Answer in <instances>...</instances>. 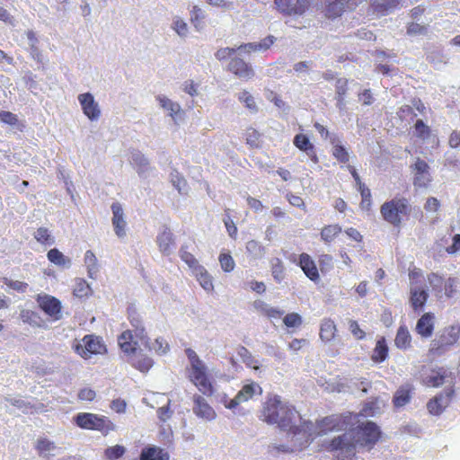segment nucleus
Here are the masks:
<instances>
[{
  "label": "nucleus",
  "mask_w": 460,
  "mask_h": 460,
  "mask_svg": "<svg viewBox=\"0 0 460 460\" xmlns=\"http://www.w3.org/2000/svg\"><path fill=\"white\" fill-rule=\"evenodd\" d=\"M261 416L267 423L278 424L280 429L289 434L301 435L305 442H308L312 436L313 422L302 421V418L295 407L283 403L278 395L267 399L262 408Z\"/></svg>",
  "instance_id": "nucleus-1"
},
{
  "label": "nucleus",
  "mask_w": 460,
  "mask_h": 460,
  "mask_svg": "<svg viewBox=\"0 0 460 460\" xmlns=\"http://www.w3.org/2000/svg\"><path fill=\"white\" fill-rule=\"evenodd\" d=\"M382 432L376 423L367 420L354 429V441L349 439L347 434H343L332 439L327 449L336 452V460H357L356 446L370 450L380 440Z\"/></svg>",
  "instance_id": "nucleus-2"
},
{
  "label": "nucleus",
  "mask_w": 460,
  "mask_h": 460,
  "mask_svg": "<svg viewBox=\"0 0 460 460\" xmlns=\"http://www.w3.org/2000/svg\"><path fill=\"white\" fill-rule=\"evenodd\" d=\"M411 211V199L400 195L385 201L380 207V214L384 221L396 228H400L402 223L410 218Z\"/></svg>",
  "instance_id": "nucleus-3"
},
{
  "label": "nucleus",
  "mask_w": 460,
  "mask_h": 460,
  "mask_svg": "<svg viewBox=\"0 0 460 460\" xmlns=\"http://www.w3.org/2000/svg\"><path fill=\"white\" fill-rule=\"evenodd\" d=\"M74 421L83 429L97 430L107 436L115 429L114 423L106 416L91 412H80L74 417Z\"/></svg>",
  "instance_id": "nucleus-4"
},
{
  "label": "nucleus",
  "mask_w": 460,
  "mask_h": 460,
  "mask_svg": "<svg viewBox=\"0 0 460 460\" xmlns=\"http://www.w3.org/2000/svg\"><path fill=\"white\" fill-rule=\"evenodd\" d=\"M460 338V325L453 324L445 327L439 335L431 341L429 353L432 356H442L457 343Z\"/></svg>",
  "instance_id": "nucleus-5"
},
{
  "label": "nucleus",
  "mask_w": 460,
  "mask_h": 460,
  "mask_svg": "<svg viewBox=\"0 0 460 460\" xmlns=\"http://www.w3.org/2000/svg\"><path fill=\"white\" fill-rule=\"evenodd\" d=\"M75 351L83 358H91L93 355L106 353L107 349L102 340L93 334L85 335L81 342L74 346Z\"/></svg>",
  "instance_id": "nucleus-6"
},
{
  "label": "nucleus",
  "mask_w": 460,
  "mask_h": 460,
  "mask_svg": "<svg viewBox=\"0 0 460 460\" xmlns=\"http://www.w3.org/2000/svg\"><path fill=\"white\" fill-rule=\"evenodd\" d=\"M428 281L439 298H442L443 294L447 298H451L457 293V279L456 278L445 279L438 274L432 272L428 275Z\"/></svg>",
  "instance_id": "nucleus-7"
},
{
  "label": "nucleus",
  "mask_w": 460,
  "mask_h": 460,
  "mask_svg": "<svg viewBox=\"0 0 460 460\" xmlns=\"http://www.w3.org/2000/svg\"><path fill=\"white\" fill-rule=\"evenodd\" d=\"M190 381L205 396H212L215 393L213 382L206 365L188 370Z\"/></svg>",
  "instance_id": "nucleus-8"
},
{
  "label": "nucleus",
  "mask_w": 460,
  "mask_h": 460,
  "mask_svg": "<svg viewBox=\"0 0 460 460\" xmlns=\"http://www.w3.org/2000/svg\"><path fill=\"white\" fill-rule=\"evenodd\" d=\"M310 4V0H274L276 10L286 16L303 15Z\"/></svg>",
  "instance_id": "nucleus-9"
},
{
  "label": "nucleus",
  "mask_w": 460,
  "mask_h": 460,
  "mask_svg": "<svg viewBox=\"0 0 460 460\" xmlns=\"http://www.w3.org/2000/svg\"><path fill=\"white\" fill-rule=\"evenodd\" d=\"M455 395L453 386L446 388L427 402V410L431 415H440L450 404Z\"/></svg>",
  "instance_id": "nucleus-10"
},
{
  "label": "nucleus",
  "mask_w": 460,
  "mask_h": 460,
  "mask_svg": "<svg viewBox=\"0 0 460 460\" xmlns=\"http://www.w3.org/2000/svg\"><path fill=\"white\" fill-rule=\"evenodd\" d=\"M39 307L52 320L58 321L62 317L61 302L50 295H38L36 297Z\"/></svg>",
  "instance_id": "nucleus-11"
},
{
  "label": "nucleus",
  "mask_w": 460,
  "mask_h": 460,
  "mask_svg": "<svg viewBox=\"0 0 460 460\" xmlns=\"http://www.w3.org/2000/svg\"><path fill=\"white\" fill-rule=\"evenodd\" d=\"M256 392L259 394L261 393V386L255 382H251L250 384L244 385L234 398L229 400L226 399L224 401V404L227 409H235L241 402H244L252 399Z\"/></svg>",
  "instance_id": "nucleus-12"
},
{
  "label": "nucleus",
  "mask_w": 460,
  "mask_h": 460,
  "mask_svg": "<svg viewBox=\"0 0 460 460\" xmlns=\"http://www.w3.org/2000/svg\"><path fill=\"white\" fill-rule=\"evenodd\" d=\"M414 172L413 185L419 188H427L431 182L429 164L422 159L417 158L411 165Z\"/></svg>",
  "instance_id": "nucleus-13"
},
{
  "label": "nucleus",
  "mask_w": 460,
  "mask_h": 460,
  "mask_svg": "<svg viewBox=\"0 0 460 460\" xmlns=\"http://www.w3.org/2000/svg\"><path fill=\"white\" fill-rule=\"evenodd\" d=\"M84 114L92 121L99 119L101 117V109L94 97L90 93H84L78 95Z\"/></svg>",
  "instance_id": "nucleus-14"
},
{
  "label": "nucleus",
  "mask_w": 460,
  "mask_h": 460,
  "mask_svg": "<svg viewBox=\"0 0 460 460\" xmlns=\"http://www.w3.org/2000/svg\"><path fill=\"white\" fill-rule=\"evenodd\" d=\"M193 407L192 411L194 414L205 420L210 421L216 419L217 413L212 406L207 402V400L200 394H194L192 397Z\"/></svg>",
  "instance_id": "nucleus-15"
},
{
  "label": "nucleus",
  "mask_w": 460,
  "mask_h": 460,
  "mask_svg": "<svg viewBox=\"0 0 460 460\" xmlns=\"http://www.w3.org/2000/svg\"><path fill=\"white\" fill-rule=\"evenodd\" d=\"M366 0H334L330 2L326 7V16L336 18L342 14L346 10H353L356 6Z\"/></svg>",
  "instance_id": "nucleus-16"
},
{
  "label": "nucleus",
  "mask_w": 460,
  "mask_h": 460,
  "mask_svg": "<svg viewBox=\"0 0 460 460\" xmlns=\"http://www.w3.org/2000/svg\"><path fill=\"white\" fill-rule=\"evenodd\" d=\"M348 425L347 418L342 415H331L323 418L317 422V426L322 432L339 431L346 429Z\"/></svg>",
  "instance_id": "nucleus-17"
},
{
  "label": "nucleus",
  "mask_w": 460,
  "mask_h": 460,
  "mask_svg": "<svg viewBox=\"0 0 460 460\" xmlns=\"http://www.w3.org/2000/svg\"><path fill=\"white\" fill-rule=\"evenodd\" d=\"M435 314L431 312L423 314L417 321L415 332L423 339L432 336L435 330Z\"/></svg>",
  "instance_id": "nucleus-18"
},
{
  "label": "nucleus",
  "mask_w": 460,
  "mask_h": 460,
  "mask_svg": "<svg viewBox=\"0 0 460 460\" xmlns=\"http://www.w3.org/2000/svg\"><path fill=\"white\" fill-rule=\"evenodd\" d=\"M298 265L311 281L316 283L320 280L317 266L308 253L303 252L299 255Z\"/></svg>",
  "instance_id": "nucleus-19"
},
{
  "label": "nucleus",
  "mask_w": 460,
  "mask_h": 460,
  "mask_svg": "<svg viewBox=\"0 0 460 460\" xmlns=\"http://www.w3.org/2000/svg\"><path fill=\"white\" fill-rule=\"evenodd\" d=\"M293 144L297 149L305 153L314 164H318L319 159L315 151V147L306 135L301 133L296 134L294 137Z\"/></svg>",
  "instance_id": "nucleus-20"
},
{
  "label": "nucleus",
  "mask_w": 460,
  "mask_h": 460,
  "mask_svg": "<svg viewBox=\"0 0 460 460\" xmlns=\"http://www.w3.org/2000/svg\"><path fill=\"white\" fill-rule=\"evenodd\" d=\"M156 243L159 251L164 255H170L175 247V238L168 226H164V229L156 236Z\"/></svg>",
  "instance_id": "nucleus-21"
},
{
  "label": "nucleus",
  "mask_w": 460,
  "mask_h": 460,
  "mask_svg": "<svg viewBox=\"0 0 460 460\" xmlns=\"http://www.w3.org/2000/svg\"><path fill=\"white\" fill-rule=\"evenodd\" d=\"M228 70L239 78L251 79L254 75L252 67L240 58H234L228 64Z\"/></svg>",
  "instance_id": "nucleus-22"
},
{
  "label": "nucleus",
  "mask_w": 460,
  "mask_h": 460,
  "mask_svg": "<svg viewBox=\"0 0 460 460\" xmlns=\"http://www.w3.org/2000/svg\"><path fill=\"white\" fill-rule=\"evenodd\" d=\"M112 210V225L114 227L115 234L118 237L121 238L126 235V226L127 223L124 219V213L122 207L119 203L115 202L111 205Z\"/></svg>",
  "instance_id": "nucleus-23"
},
{
  "label": "nucleus",
  "mask_w": 460,
  "mask_h": 460,
  "mask_svg": "<svg viewBox=\"0 0 460 460\" xmlns=\"http://www.w3.org/2000/svg\"><path fill=\"white\" fill-rule=\"evenodd\" d=\"M128 318L129 320L130 324L134 328L133 332L135 333V337L138 339L141 342L147 344L148 338L143 326L142 319L140 315L137 314V312L135 309L129 308L128 310Z\"/></svg>",
  "instance_id": "nucleus-24"
},
{
  "label": "nucleus",
  "mask_w": 460,
  "mask_h": 460,
  "mask_svg": "<svg viewBox=\"0 0 460 460\" xmlns=\"http://www.w3.org/2000/svg\"><path fill=\"white\" fill-rule=\"evenodd\" d=\"M450 376L451 373L444 367L433 368L431 369L430 374L425 377L424 384L427 386L439 387Z\"/></svg>",
  "instance_id": "nucleus-25"
},
{
  "label": "nucleus",
  "mask_w": 460,
  "mask_h": 460,
  "mask_svg": "<svg viewBox=\"0 0 460 460\" xmlns=\"http://www.w3.org/2000/svg\"><path fill=\"white\" fill-rule=\"evenodd\" d=\"M139 460H170V455L161 447L149 446L142 449Z\"/></svg>",
  "instance_id": "nucleus-26"
},
{
  "label": "nucleus",
  "mask_w": 460,
  "mask_h": 460,
  "mask_svg": "<svg viewBox=\"0 0 460 460\" xmlns=\"http://www.w3.org/2000/svg\"><path fill=\"white\" fill-rule=\"evenodd\" d=\"M337 327L333 320L331 318L323 319L320 325V339L323 342L333 341L337 335Z\"/></svg>",
  "instance_id": "nucleus-27"
},
{
  "label": "nucleus",
  "mask_w": 460,
  "mask_h": 460,
  "mask_svg": "<svg viewBox=\"0 0 460 460\" xmlns=\"http://www.w3.org/2000/svg\"><path fill=\"white\" fill-rule=\"evenodd\" d=\"M389 348L385 337H380L371 354V360L374 363L379 364L384 362L388 358Z\"/></svg>",
  "instance_id": "nucleus-28"
},
{
  "label": "nucleus",
  "mask_w": 460,
  "mask_h": 460,
  "mask_svg": "<svg viewBox=\"0 0 460 460\" xmlns=\"http://www.w3.org/2000/svg\"><path fill=\"white\" fill-rule=\"evenodd\" d=\"M411 306L415 312L421 311L428 300V292L424 289L411 288L410 292Z\"/></svg>",
  "instance_id": "nucleus-29"
},
{
  "label": "nucleus",
  "mask_w": 460,
  "mask_h": 460,
  "mask_svg": "<svg viewBox=\"0 0 460 460\" xmlns=\"http://www.w3.org/2000/svg\"><path fill=\"white\" fill-rule=\"evenodd\" d=\"M121 350L126 354H133L137 350V341H134L132 331H124L118 338Z\"/></svg>",
  "instance_id": "nucleus-30"
},
{
  "label": "nucleus",
  "mask_w": 460,
  "mask_h": 460,
  "mask_svg": "<svg viewBox=\"0 0 460 460\" xmlns=\"http://www.w3.org/2000/svg\"><path fill=\"white\" fill-rule=\"evenodd\" d=\"M400 0H371V8L378 15H386L388 13L397 8Z\"/></svg>",
  "instance_id": "nucleus-31"
},
{
  "label": "nucleus",
  "mask_w": 460,
  "mask_h": 460,
  "mask_svg": "<svg viewBox=\"0 0 460 460\" xmlns=\"http://www.w3.org/2000/svg\"><path fill=\"white\" fill-rule=\"evenodd\" d=\"M192 272L204 290L207 292L214 291L213 278L203 266L197 267Z\"/></svg>",
  "instance_id": "nucleus-32"
},
{
  "label": "nucleus",
  "mask_w": 460,
  "mask_h": 460,
  "mask_svg": "<svg viewBox=\"0 0 460 460\" xmlns=\"http://www.w3.org/2000/svg\"><path fill=\"white\" fill-rule=\"evenodd\" d=\"M412 390L413 387L411 385L400 386L394 395V405L397 408L406 405L411 400Z\"/></svg>",
  "instance_id": "nucleus-33"
},
{
  "label": "nucleus",
  "mask_w": 460,
  "mask_h": 460,
  "mask_svg": "<svg viewBox=\"0 0 460 460\" xmlns=\"http://www.w3.org/2000/svg\"><path fill=\"white\" fill-rule=\"evenodd\" d=\"M156 100L159 102L161 107L167 111L169 116L172 117L174 120H176L178 118H181L182 111L177 102H172L164 95H158Z\"/></svg>",
  "instance_id": "nucleus-34"
},
{
  "label": "nucleus",
  "mask_w": 460,
  "mask_h": 460,
  "mask_svg": "<svg viewBox=\"0 0 460 460\" xmlns=\"http://www.w3.org/2000/svg\"><path fill=\"white\" fill-rule=\"evenodd\" d=\"M394 345L400 349H408L411 347V335L406 325H401L396 332Z\"/></svg>",
  "instance_id": "nucleus-35"
},
{
  "label": "nucleus",
  "mask_w": 460,
  "mask_h": 460,
  "mask_svg": "<svg viewBox=\"0 0 460 460\" xmlns=\"http://www.w3.org/2000/svg\"><path fill=\"white\" fill-rule=\"evenodd\" d=\"M253 307L260 312L262 315L266 316L270 319H277L279 318L283 314V311L270 306L262 300H255L253 302Z\"/></svg>",
  "instance_id": "nucleus-36"
},
{
  "label": "nucleus",
  "mask_w": 460,
  "mask_h": 460,
  "mask_svg": "<svg viewBox=\"0 0 460 460\" xmlns=\"http://www.w3.org/2000/svg\"><path fill=\"white\" fill-rule=\"evenodd\" d=\"M0 122L13 127L21 132L26 128L25 123L21 121L16 114L8 111H0Z\"/></svg>",
  "instance_id": "nucleus-37"
},
{
  "label": "nucleus",
  "mask_w": 460,
  "mask_h": 460,
  "mask_svg": "<svg viewBox=\"0 0 460 460\" xmlns=\"http://www.w3.org/2000/svg\"><path fill=\"white\" fill-rule=\"evenodd\" d=\"M341 226L338 224L324 226L320 233L321 239L325 243H331L341 234Z\"/></svg>",
  "instance_id": "nucleus-38"
},
{
  "label": "nucleus",
  "mask_w": 460,
  "mask_h": 460,
  "mask_svg": "<svg viewBox=\"0 0 460 460\" xmlns=\"http://www.w3.org/2000/svg\"><path fill=\"white\" fill-rule=\"evenodd\" d=\"M236 352L247 367L252 368L253 370L260 368L259 360L252 356L247 348L239 345L236 349Z\"/></svg>",
  "instance_id": "nucleus-39"
},
{
  "label": "nucleus",
  "mask_w": 460,
  "mask_h": 460,
  "mask_svg": "<svg viewBox=\"0 0 460 460\" xmlns=\"http://www.w3.org/2000/svg\"><path fill=\"white\" fill-rule=\"evenodd\" d=\"M131 365L140 372L146 373L153 367L154 361L151 358L139 353L131 358Z\"/></svg>",
  "instance_id": "nucleus-40"
},
{
  "label": "nucleus",
  "mask_w": 460,
  "mask_h": 460,
  "mask_svg": "<svg viewBox=\"0 0 460 460\" xmlns=\"http://www.w3.org/2000/svg\"><path fill=\"white\" fill-rule=\"evenodd\" d=\"M131 154V164L137 169V172L140 174L146 172L149 164L148 160L138 150H133Z\"/></svg>",
  "instance_id": "nucleus-41"
},
{
  "label": "nucleus",
  "mask_w": 460,
  "mask_h": 460,
  "mask_svg": "<svg viewBox=\"0 0 460 460\" xmlns=\"http://www.w3.org/2000/svg\"><path fill=\"white\" fill-rule=\"evenodd\" d=\"M48 260L60 267L70 265V259L66 257L58 249L53 248L50 249L47 253Z\"/></svg>",
  "instance_id": "nucleus-42"
},
{
  "label": "nucleus",
  "mask_w": 460,
  "mask_h": 460,
  "mask_svg": "<svg viewBox=\"0 0 460 460\" xmlns=\"http://www.w3.org/2000/svg\"><path fill=\"white\" fill-rule=\"evenodd\" d=\"M92 289L90 285L84 279H76L73 294L75 296L79 298H84L91 295Z\"/></svg>",
  "instance_id": "nucleus-43"
},
{
  "label": "nucleus",
  "mask_w": 460,
  "mask_h": 460,
  "mask_svg": "<svg viewBox=\"0 0 460 460\" xmlns=\"http://www.w3.org/2000/svg\"><path fill=\"white\" fill-rule=\"evenodd\" d=\"M361 196L360 208L364 210H370L372 207V195L368 187L365 183H360L357 187Z\"/></svg>",
  "instance_id": "nucleus-44"
},
{
  "label": "nucleus",
  "mask_w": 460,
  "mask_h": 460,
  "mask_svg": "<svg viewBox=\"0 0 460 460\" xmlns=\"http://www.w3.org/2000/svg\"><path fill=\"white\" fill-rule=\"evenodd\" d=\"M348 80L346 78H339L336 81L337 105L340 109L344 106V99L348 91Z\"/></svg>",
  "instance_id": "nucleus-45"
},
{
  "label": "nucleus",
  "mask_w": 460,
  "mask_h": 460,
  "mask_svg": "<svg viewBox=\"0 0 460 460\" xmlns=\"http://www.w3.org/2000/svg\"><path fill=\"white\" fill-rule=\"evenodd\" d=\"M414 131L417 138L426 140L431 136V128L420 119H417L414 124Z\"/></svg>",
  "instance_id": "nucleus-46"
},
{
  "label": "nucleus",
  "mask_w": 460,
  "mask_h": 460,
  "mask_svg": "<svg viewBox=\"0 0 460 460\" xmlns=\"http://www.w3.org/2000/svg\"><path fill=\"white\" fill-rule=\"evenodd\" d=\"M246 144L251 148L261 147V134L253 128H247L245 132Z\"/></svg>",
  "instance_id": "nucleus-47"
},
{
  "label": "nucleus",
  "mask_w": 460,
  "mask_h": 460,
  "mask_svg": "<svg viewBox=\"0 0 460 460\" xmlns=\"http://www.w3.org/2000/svg\"><path fill=\"white\" fill-rule=\"evenodd\" d=\"M34 238L41 244L51 245L54 243V238L46 227H39L34 234Z\"/></svg>",
  "instance_id": "nucleus-48"
},
{
  "label": "nucleus",
  "mask_w": 460,
  "mask_h": 460,
  "mask_svg": "<svg viewBox=\"0 0 460 460\" xmlns=\"http://www.w3.org/2000/svg\"><path fill=\"white\" fill-rule=\"evenodd\" d=\"M379 411L378 399L375 398L367 402H366L361 410L359 414L364 417H372L376 415V413Z\"/></svg>",
  "instance_id": "nucleus-49"
},
{
  "label": "nucleus",
  "mask_w": 460,
  "mask_h": 460,
  "mask_svg": "<svg viewBox=\"0 0 460 460\" xmlns=\"http://www.w3.org/2000/svg\"><path fill=\"white\" fill-rule=\"evenodd\" d=\"M169 343L164 338H157L149 345V349L154 350L158 355H164L169 351Z\"/></svg>",
  "instance_id": "nucleus-50"
},
{
  "label": "nucleus",
  "mask_w": 460,
  "mask_h": 460,
  "mask_svg": "<svg viewBox=\"0 0 460 460\" xmlns=\"http://www.w3.org/2000/svg\"><path fill=\"white\" fill-rule=\"evenodd\" d=\"M238 100L244 104V106L252 111L256 112L258 111L255 100L253 96L246 90L243 91L239 96Z\"/></svg>",
  "instance_id": "nucleus-51"
},
{
  "label": "nucleus",
  "mask_w": 460,
  "mask_h": 460,
  "mask_svg": "<svg viewBox=\"0 0 460 460\" xmlns=\"http://www.w3.org/2000/svg\"><path fill=\"white\" fill-rule=\"evenodd\" d=\"M180 257L190 269H192V271L195 270L197 267L201 266L199 264L195 256L188 252L184 246L180 250Z\"/></svg>",
  "instance_id": "nucleus-52"
},
{
  "label": "nucleus",
  "mask_w": 460,
  "mask_h": 460,
  "mask_svg": "<svg viewBox=\"0 0 460 460\" xmlns=\"http://www.w3.org/2000/svg\"><path fill=\"white\" fill-rule=\"evenodd\" d=\"M84 262L88 269L89 277L93 278V273L97 272V258L92 251L85 252Z\"/></svg>",
  "instance_id": "nucleus-53"
},
{
  "label": "nucleus",
  "mask_w": 460,
  "mask_h": 460,
  "mask_svg": "<svg viewBox=\"0 0 460 460\" xmlns=\"http://www.w3.org/2000/svg\"><path fill=\"white\" fill-rule=\"evenodd\" d=\"M35 448L40 456L44 455L47 452L52 451L56 448L54 442L49 440L46 438L38 439Z\"/></svg>",
  "instance_id": "nucleus-54"
},
{
  "label": "nucleus",
  "mask_w": 460,
  "mask_h": 460,
  "mask_svg": "<svg viewBox=\"0 0 460 460\" xmlns=\"http://www.w3.org/2000/svg\"><path fill=\"white\" fill-rule=\"evenodd\" d=\"M125 453V448L123 446L116 445L113 447H110L105 449L104 455L109 460H117L121 457Z\"/></svg>",
  "instance_id": "nucleus-55"
},
{
  "label": "nucleus",
  "mask_w": 460,
  "mask_h": 460,
  "mask_svg": "<svg viewBox=\"0 0 460 460\" xmlns=\"http://www.w3.org/2000/svg\"><path fill=\"white\" fill-rule=\"evenodd\" d=\"M246 250L253 257H261L264 253V247L255 240H250L246 243Z\"/></svg>",
  "instance_id": "nucleus-56"
},
{
  "label": "nucleus",
  "mask_w": 460,
  "mask_h": 460,
  "mask_svg": "<svg viewBox=\"0 0 460 460\" xmlns=\"http://www.w3.org/2000/svg\"><path fill=\"white\" fill-rule=\"evenodd\" d=\"M218 260L220 266L225 272H231L234 269V261L229 253H221Z\"/></svg>",
  "instance_id": "nucleus-57"
},
{
  "label": "nucleus",
  "mask_w": 460,
  "mask_h": 460,
  "mask_svg": "<svg viewBox=\"0 0 460 460\" xmlns=\"http://www.w3.org/2000/svg\"><path fill=\"white\" fill-rule=\"evenodd\" d=\"M406 31L410 36L425 35L428 32V26L412 22L408 23Z\"/></svg>",
  "instance_id": "nucleus-58"
},
{
  "label": "nucleus",
  "mask_w": 460,
  "mask_h": 460,
  "mask_svg": "<svg viewBox=\"0 0 460 460\" xmlns=\"http://www.w3.org/2000/svg\"><path fill=\"white\" fill-rule=\"evenodd\" d=\"M225 214H226V217L224 218V224L226 228V231L232 238L235 239L236 235H237L238 229H237L235 224L234 223V221L230 217V209L226 208Z\"/></svg>",
  "instance_id": "nucleus-59"
},
{
  "label": "nucleus",
  "mask_w": 460,
  "mask_h": 460,
  "mask_svg": "<svg viewBox=\"0 0 460 460\" xmlns=\"http://www.w3.org/2000/svg\"><path fill=\"white\" fill-rule=\"evenodd\" d=\"M283 323L287 327H298L302 324V317L297 313H289L283 318Z\"/></svg>",
  "instance_id": "nucleus-60"
},
{
  "label": "nucleus",
  "mask_w": 460,
  "mask_h": 460,
  "mask_svg": "<svg viewBox=\"0 0 460 460\" xmlns=\"http://www.w3.org/2000/svg\"><path fill=\"white\" fill-rule=\"evenodd\" d=\"M332 155L341 163L349 162V155L346 148L341 145H335L333 146Z\"/></svg>",
  "instance_id": "nucleus-61"
},
{
  "label": "nucleus",
  "mask_w": 460,
  "mask_h": 460,
  "mask_svg": "<svg viewBox=\"0 0 460 460\" xmlns=\"http://www.w3.org/2000/svg\"><path fill=\"white\" fill-rule=\"evenodd\" d=\"M349 329L357 340L361 341L366 338V332L359 327V324L356 320L349 321Z\"/></svg>",
  "instance_id": "nucleus-62"
},
{
  "label": "nucleus",
  "mask_w": 460,
  "mask_h": 460,
  "mask_svg": "<svg viewBox=\"0 0 460 460\" xmlns=\"http://www.w3.org/2000/svg\"><path fill=\"white\" fill-rule=\"evenodd\" d=\"M319 267L322 272H326L332 268L333 260L330 254H322L318 258Z\"/></svg>",
  "instance_id": "nucleus-63"
},
{
  "label": "nucleus",
  "mask_w": 460,
  "mask_h": 460,
  "mask_svg": "<svg viewBox=\"0 0 460 460\" xmlns=\"http://www.w3.org/2000/svg\"><path fill=\"white\" fill-rule=\"evenodd\" d=\"M271 273L277 282L280 283L283 280L285 269L280 261H278V262L272 266Z\"/></svg>",
  "instance_id": "nucleus-64"
}]
</instances>
